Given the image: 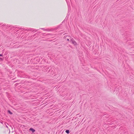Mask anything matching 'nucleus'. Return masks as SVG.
<instances>
[{
	"label": "nucleus",
	"instance_id": "5",
	"mask_svg": "<svg viewBox=\"0 0 134 134\" xmlns=\"http://www.w3.org/2000/svg\"><path fill=\"white\" fill-rule=\"evenodd\" d=\"M32 132H34L35 131V130L32 128H31L29 129Z\"/></svg>",
	"mask_w": 134,
	"mask_h": 134
},
{
	"label": "nucleus",
	"instance_id": "12",
	"mask_svg": "<svg viewBox=\"0 0 134 134\" xmlns=\"http://www.w3.org/2000/svg\"><path fill=\"white\" fill-rule=\"evenodd\" d=\"M67 40L68 41H69V39H67Z\"/></svg>",
	"mask_w": 134,
	"mask_h": 134
},
{
	"label": "nucleus",
	"instance_id": "9",
	"mask_svg": "<svg viewBox=\"0 0 134 134\" xmlns=\"http://www.w3.org/2000/svg\"><path fill=\"white\" fill-rule=\"evenodd\" d=\"M9 114H12V113L9 110Z\"/></svg>",
	"mask_w": 134,
	"mask_h": 134
},
{
	"label": "nucleus",
	"instance_id": "14",
	"mask_svg": "<svg viewBox=\"0 0 134 134\" xmlns=\"http://www.w3.org/2000/svg\"><path fill=\"white\" fill-rule=\"evenodd\" d=\"M7 58H6V60H7Z\"/></svg>",
	"mask_w": 134,
	"mask_h": 134
},
{
	"label": "nucleus",
	"instance_id": "7",
	"mask_svg": "<svg viewBox=\"0 0 134 134\" xmlns=\"http://www.w3.org/2000/svg\"><path fill=\"white\" fill-rule=\"evenodd\" d=\"M66 2V3H67V5H68V9H69V5L68 4V1H67V0H65Z\"/></svg>",
	"mask_w": 134,
	"mask_h": 134
},
{
	"label": "nucleus",
	"instance_id": "15",
	"mask_svg": "<svg viewBox=\"0 0 134 134\" xmlns=\"http://www.w3.org/2000/svg\"><path fill=\"white\" fill-rule=\"evenodd\" d=\"M10 131H9V133H10Z\"/></svg>",
	"mask_w": 134,
	"mask_h": 134
},
{
	"label": "nucleus",
	"instance_id": "11",
	"mask_svg": "<svg viewBox=\"0 0 134 134\" xmlns=\"http://www.w3.org/2000/svg\"><path fill=\"white\" fill-rule=\"evenodd\" d=\"M3 55L2 54H0V56H2Z\"/></svg>",
	"mask_w": 134,
	"mask_h": 134
},
{
	"label": "nucleus",
	"instance_id": "8",
	"mask_svg": "<svg viewBox=\"0 0 134 134\" xmlns=\"http://www.w3.org/2000/svg\"><path fill=\"white\" fill-rule=\"evenodd\" d=\"M3 60V59L0 57V61H2Z\"/></svg>",
	"mask_w": 134,
	"mask_h": 134
},
{
	"label": "nucleus",
	"instance_id": "10",
	"mask_svg": "<svg viewBox=\"0 0 134 134\" xmlns=\"http://www.w3.org/2000/svg\"><path fill=\"white\" fill-rule=\"evenodd\" d=\"M6 60L7 61V62H6V63H7V64H8V60Z\"/></svg>",
	"mask_w": 134,
	"mask_h": 134
},
{
	"label": "nucleus",
	"instance_id": "16",
	"mask_svg": "<svg viewBox=\"0 0 134 134\" xmlns=\"http://www.w3.org/2000/svg\"><path fill=\"white\" fill-rule=\"evenodd\" d=\"M7 112H8V110L7 111Z\"/></svg>",
	"mask_w": 134,
	"mask_h": 134
},
{
	"label": "nucleus",
	"instance_id": "1",
	"mask_svg": "<svg viewBox=\"0 0 134 134\" xmlns=\"http://www.w3.org/2000/svg\"><path fill=\"white\" fill-rule=\"evenodd\" d=\"M20 29H23V30L24 29H23V28H22L21 27H14L13 26H12V25H10V26H9V30L10 29V31H14L13 32L15 33L16 32H18V31H19Z\"/></svg>",
	"mask_w": 134,
	"mask_h": 134
},
{
	"label": "nucleus",
	"instance_id": "3",
	"mask_svg": "<svg viewBox=\"0 0 134 134\" xmlns=\"http://www.w3.org/2000/svg\"><path fill=\"white\" fill-rule=\"evenodd\" d=\"M70 41L72 43L75 45H76L77 43L76 41H75L73 38H71L70 39Z\"/></svg>",
	"mask_w": 134,
	"mask_h": 134
},
{
	"label": "nucleus",
	"instance_id": "2",
	"mask_svg": "<svg viewBox=\"0 0 134 134\" xmlns=\"http://www.w3.org/2000/svg\"><path fill=\"white\" fill-rule=\"evenodd\" d=\"M26 30L27 31H34L35 32H36L37 31V30L35 29H33L31 28H29V29H26Z\"/></svg>",
	"mask_w": 134,
	"mask_h": 134
},
{
	"label": "nucleus",
	"instance_id": "6",
	"mask_svg": "<svg viewBox=\"0 0 134 134\" xmlns=\"http://www.w3.org/2000/svg\"><path fill=\"white\" fill-rule=\"evenodd\" d=\"M65 132L66 133H69V130H66L65 131Z\"/></svg>",
	"mask_w": 134,
	"mask_h": 134
},
{
	"label": "nucleus",
	"instance_id": "13",
	"mask_svg": "<svg viewBox=\"0 0 134 134\" xmlns=\"http://www.w3.org/2000/svg\"><path fill=\"white\" fill-rule=\"evenodd\" d=\"M6 127H7V128H8V126L7 125H6Z\"/></svg>",
	"mask_w": 134,
	"mask_h": 134
},
{
	"label": "nucleus",
	"instance_id": "4",
	"mask_svg": "<svg viewBox=\"0 0 134 134\" xmlns=\"http://www.w3.org/2000/svg\"><path fill=\"white\" fill-rule=\"evenodd\" d=\"M41 29H42L44 31H51L50 29H45L44 28H41Z\"/></svg>",
	"mask_w": 134,
	"mask_h": 134
}]
</instances>
